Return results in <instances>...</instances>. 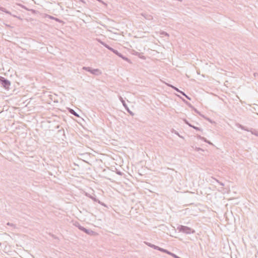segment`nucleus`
Wrapping results in <instances>:
<instances>
[{
	"label": "nucleus",
	"instance_id": "obj_1",
	"mask_svg": "<svg viewBox=\"0 0 258 258\" xmlns=\"http://www.w3.org/2000/svg\"><path fill=\"white\" fill-rule=\"evenodd\" d=\"M177 229L179 231L183 232L186 234H189L191 233H194L195 232V230L191 229V228L183 226V225H179L177 227Z\"/></svg>",
	"mask_w": 258,
	"mask_h": 258
},
{
	"label": "nucleus",
	"instance_id": "obj_2",
	"mask_svg": "<svg viewBox=\"0 0 258 258\" xmlns=\"http://www.w3.org/2000/svg\"><path fill=\"white\" fill-rule=\"evenodd\" d=\"M82 69L96 76H98L101 74L100 71L98 69H92L90 67H83Z\"/></svg>",
	"mask_w": 258,
	"mask_h": 258
},
{
	"label": "nucleus",
	"instance_id": "obj_3",
	"mask_svg": "<svg viewBox=\"0 0 258 258\" xmlns=\"http://www.w3.org/2000/svg\"><path fill=\"white\" fill-rule=\"evenodd\" d=\"M0 83L4 88L6 89H9L11 85V82L8 79L3 77H0Z\"/></svg>",
	"mask_w": 258,
	"mask_h": 258
},
{
	"label": "nucleus",
	"instance_id": "obj_4",
	"mask_svg": "<svg viewBox=\"0 0 258 258\" xmlns=\"http://www.w3.org/2000/svg\"><path fill=\"white\" fill-rule=\"evenodd\" d=\"M75 225L80 230L84 232L87 234L90 235L91 234L93 233L94 232L90 230V229H87L85 228V227L82 226L78 222H76L75 224Z\"/></svg>",
	"mask_w": 258,
	"mask_h": 258
},
{
	"label": "nucleus",
	"instance_id": "obj_5",
	"mask_svg": "<svg viewBox=\"0 0 258 258\" xmlns=\"http://www.w3.org/2000/svg\"><path fill=\"white\" fill-rule=\"evenodd\" d=\"M119 100L121 102L123 106L124 107L125 110L127 111V112H128L131 115L133 116L134 115V113L132 111L130 110L127 104H126L125 101L121 96H119Z\"/></svg>",
	"mask_w": 258,
	"mask_h": 258
},
{
	"label": "nucleus",
	"instance_id": "obj_6",
	"mask_svg": "<svg viewBox=\"0 0 258 258\" xmlns=\"http://www.w3.org/2000/svg\"><path fill=\"white\" fill-rule=\"evenodd\" d=\"M239 127L242 130H244V131H246L247 132H250L252 134H254V135H255L256 136H257V134H256L254 132L252 131H250L249 130H248V128H247L245 126H243L241 124H239Z\"/></svg>",
	"mask_w": 258,
	"mask_h": 258
},
{
	"label": "nucleus",
	"instance_id": "obj_7",
	"mask_svg": "<svg viewBox=\"0 0 258 258\" xmlns=\"http://www.w3.org/2000/svg\"><path fill=\"white\" fill-rule=\"evenodd\" d=\"M88 197H89L90 198H91L92 200H93L95 202H98V203L100 204L101 205H103V206H105V205L104 204H103L102 203H101L99 200L97 199L96 198H95V197L91 196V195H88L87 194L86 195Z\"/></svg>",
	"mask_w": 258,
	"mask_h": 258
},
{
	"label": "nucleus",
	"instance_id": "obj_8",
	"mask_svg": "<svg viewBox=\"0 0 258 258\" xmlns=\"http://www.w3.org/2000/svg\"><path fill=\"white\" fill-rule=\"evenodd\" d=\"M109 50H110L111 51L113 52L114 54H115L119 57H121V56H120L121 53H119L117 50H115V49H113V48L111 47V48H110Z\"/></svg>",
	"mask_w": 258,
	"mask_h": 258
},
{
	"label": "nucleus",
	"instance_id": "obj_9",
	"mask_svg": "<svg viewBox=\"0 0 258 258\" xmlns=\"http://www.w3.org/2000/svg\"><path fill=\"white\" fill-rule=\"evenodd\" d=\"M145 243L146 245H147L148 246L150 247H152L155 249H156L157 246L154 245V244H153L151 243H149V242H145Z\"/></svg>",
	"mask_w": 258,
	"mask_h": 258
},
{
	"label": "nucleus",
	"instance_id": "obj_10",
	"mask_svg": "<svg viewBox=\"0 0 258 258\" xmlns=\"http://www.w3.org/2000/svg\"><path fill=\"white\" fill-rule=\"evenodd\" d=\"M69 112L75 115V116L79 117V115L77 113H76L75 110H74L73 109H69Z\"/></svg>",
	"mask_w": 258,
	"mask_h": 258
},
{
	"label": "nucleus",
	"instance_id": "obj_11",
	"mask_svg": "<svg viewBox=\"0 0 258 258\" xmlns=\"http://www.w3.org/2000/svg\"><path fill=\"white\" fill-rule=\"evenodd\" d=\"M168 86L170 87L171 88H172V89H173L174 90H175L176 92H180V90H179L177 88H176V87L172 85H170V84H168Z\"/></svg>",
	"mask_w": 258,
	"mask_h": 258
},
{
	"label": "nucleus",
	"instance_id": "obj_12",
	"mask_svg": "<svg viewBox=\"0 0 258 258\" xmlns=\"http://www.w3.org/2000/svg\"><path fill=\"white\" fill-rule=\"evenodd\" d=\"M0 10L5 12L6 14H11V13L10 12H9L8 10H7L5 8L3 7H1Z\"/></svg>",
	"mask_w": 258,
	"mask_h": 258
},
{
	"label": "nucleus",
	"instance_id": "obj_13",
	"mask_svg": "<svg viewBox=\"0 0 258 258\" xmlns=\"http://www.w3.org/2000/svg\"><path fill=\"white\" fill-rule=\"evenodd\" d=\"M189 126L191 127H192L193 128L195 129L197 131H202V130L201 128H200V127H197V126H194V125H193L192 124H189Z\"/></svg>",
	"mask_w": 258,
	"mask_h": 258
},
{
	"label": "nucleus",
	"instance_id": "obj_14",
	"mask_svg": "<svg viewBox=\"0 0 258 258\" xmlns=\"http://www.w3.org/2000/svg\"><path fill=\"white\" fill-rule=\"evenodd\" d=\"M156 249L158 250H159V251H160L161 252H165V249H164L163 248L160 247H159L158 246H157V247Z\"/></svg>",
	"mask_w": 258,
	"mask_h": 258
},
{
	"label": "nucleus",
	"instance_id": "obj_15",
	"mask_svg": "<svg viewBox=\"0 0 258 258\" xmlns=\"http://www.w3.org/2000/svg\"><path fill=\"white\" fill-rule=\"evenodd\" d=\"M203 141H204L206 143H208L210 145H213V144L209 141L207 140L206 138L204 137V140H203Z\"/></svg>",
	"mask_w": 258,
	"mask_h": 258
},
{
	"label": "nucleus",
	"instance_id": "obj_16",
	"mask_svg": "<svg viewBox=\"0 0 258 258\" xmlns=\"http://www.w3.org/2000/svg\"><path fill=\"white\" fill-rule=\"evenodd\" d=\"M160 34L161 35H164V36H169V34L166 32H165V31H162Z\"/></svg>",
	"mask_w": 258,
	"mask_h": 258
},
{
	"label": "nucleus",
	"instance_id": "obj_17",
	"mask_svg": "<svg viewBox=\"0 0 258 258\" xmlns=\"http://www.w3.org/2000/svg\"><path fill=\"white\" fill-rule=\"evenodd\" d=\"M120 56H121L120 57L122 58L123 60H126L127 61H129V59L126 57L123 56L122 54H121Z\"/></svg>",
	"mask_w": 258,
	"mask_h": 258
},
{
	"label": "nucleus",
	"instance_id": "obj_18",
	"mask_svg": "<svg viewBox=\"0 0 258 258\" xmlns=\"http://www.w3.org/2000/svg\"><path fill=\"white\" fill-rule=\"evenodd\" d=\"M164 253H167V254H168L169 255H171V256H172V254H174L173 253L171 252L170 251H168L167 249H165V251Z\"/></svg>",
	"mask_w": 258,
	"mask_h": 258
},
{
	"label": "nucleus",
	"instance_id": "obj_19",
	"mask_svg": "<svg viewBox=\"0 0 258 258\" xmlns=\"http://www.w3.org/2000/svg\"><path fill=\"white\" fill-rule=\"evenodd\" d=\"M218 183H219L220 185H221V186H224V184L223 183V182H220L218 180L215 179V178H214Z\"/></svg>",
	"mask_w": 258,
	"mask_h": 258
},
{
	"label": "nucleus",
	"instance_id": "obj_20",
	"mask_svg": "<svg viewBox=\"0 0 258 258\" xmlns=\"http://www.w3.org/2000/svg\"><path fill=\"white\" fill-rule=\"evenodd\" d=\"M58 133H62L63 135L64 136V130L63 129H61V130H59L58 131Z\"/></svg>",
	"mask_w": 258,
	"mask_h": 258
},
{
	"label": "nucleus",
	"instance_id": "obj_21",
	"mask_svg": "<svg viewBox=\"0 0 258 258\" xmlns=\"http://www.w3.org/2000/svg\"><path fill=\"white\" fill-rule=\"evenodd\" d=\"M7 225H9V226H13V227H15V225L14 224H13V223H10V222H8V223H7Z\"/></svg>",
	"mask_w": 258,
	"mask_h": 258
},
{
	"label": "nucleus",
	"instance_id": "obj_22",
	"mask_svg": "<svg viewBox=\"0 0 258 258\" xmlns=\"http://www.w3.org/2000/svg\"><path fill=\"white\" fill-rule=\"evenodd\" d=\"M184 122L189 126V124H191L187 120L184 119Z\"/></svg>",
	"mask_w": 258,
	"mask_h": 258
},
{
	"label": "nucleus",
	"instance_id": "obj_23",
	"mask_svg": "<svg viewBox=\"0 0 258 258\" xmlns=\"http://www.w3.org/2000/svg\"><path fill=\"white\" fill-rule=\"evenodd\" d=\"M197 137H198V138H199V139H201V140H204V137H202V136H200V135H198V136H197Z\"/></svg>",
	"mask_w": 258,
	"mask_h": 258
},
{
	"label": "nucleus",
	"instance_id": "obj_24",
	"mask_svg": "<svg viewBox=\"0 0 258 258\" xmlns=\"http://www.w3.org/2000/svg\"><path fill=\"white\" fill-rule=\"evenodd\" d=\"M104 47H105L106 48H107L108 50L110 49V48H111V47L109 46L108 44H106V45H104Z\"/></svg>",
	"mask_w": 258,
	"mask_h": 258
},
{
	"label": "nucleus",
	"instance_id": "obj_25",
	"mask_svg": "<svg viewBox=\"0 0 258 258\" xmlns=\"http://www.w3.org/2000/svg\"><path fill=\"white\" fill-rule=\"evenodd\" d=\"M172 256L174 257V258H181L180 257H179L178 256H177V255H176L174 253V254H172Z\"/></svg>",
	"mask_w": 258,
	"mask_h": 258
},
{
	"label": "nucleus",
	"instance_id": "obj_26",
	"mask_svg": "<svg viewBox=\"0 0 258 258\" xmlns=\"http://www.w3.org/2000/svg\"><path fill=\"white\" fill-rule=\"evenodd\" d=\"M192 109L194 110L195 112L200 114V112H199V111L196 108L194 107Z\"/></svg>",
	"mask_w": 258,
	"mask_h": 258
},
{
	"label": "nucleus",
	"instance_id": "obj_27",
	"mask_svg": "<svg viewBox=\"0 0 258 258\" xmlns=\"http://www.w3.org/2000/svg\"><path fill=\"white\" fill-rule=\"evenodd\" d=\"M185 102L190 107H191L192 108H193L194 107L190 103H188L187 102Z\"/></svg>",
	"mask_w": 258,
	"mask_h": 258
},
{
	"label": "nucleus",
	"instance_id": "obj_28",
	"mask_svg": "<svg viewBox=\"0 0 258 258\" xmlns=\"http://www.w3.org/2000/svg\"><path fill=\"white\" fill-rule=\"evenodd\" d=\"M196 150L197 151H203V150L200 148H196Z\"/></svg>",
	"mask_w": 258,
	"mask_h": 258
},
{
	"label": "nucleus",
	"instance_id": "obj_29",
	"mask_svg": "<svg viewBox=\"0 0 258 258\" xmlns=\"http://www.w3.org/2000/svg\"><path fill=\"white\" fill-rule=\"evenodd\" d=\"M97 1L100 3H102L103 4H104L105 5H106V4L104 2H103L102 0H97Z\"/></svg>",
	"mask_w": 258,
	"mask_h": 258
},
{
	"label": "nucleus",
	"instance_id": "obj_30",
	"mask_svg": "<svg viewBox=\"0 0 258 258\" xmlns=\"http://www.w3.org/2000/svg\"><path fill=\"white\" fill-rule=\"evenodd\" d=\"M181 94H182L183 96H186V94L182 91H180L179 92Z\"/></svg>",
	"mask_w": 258,
	"mask_h": 258
},
{
	"label": "nucleus",
	"instance_id": "obj_31",
	"mask_svg": "<svg viewBox=\"0 0 258 258\" xmlns=\"http://www.w3.org/2000/svg\"><path fill=\"white\" fill-rule=\"evenodd\" d=\"M100 43H101V44L102 45H103L104 46V45H106V43H105V42H102V41H101V42H100Z\"/></svg>",
	"mask_w": 258,
	"mask_h": 258
},
{
	"label": "nucleus",
	"instance_id": "obj_32",
	"mask_svg": "<svg viewBox=\"0 0 258 258\" xmlns=\"http://www.w3.org/2000/svg\"><path fill=\"white\" fill-rule=\"evenodd\" d=\"M117 174L121 175L122 174V173L120 171H117Z\"/></svg>",
	"mask_w": 258,
	"mask_h": 258
},
{
	"label": "nucleus",
	"instance_id": "obj_33",
	"mask_svg": "<svg viewBox=\"0 0 258 258\" xmlns=\"http://www.w3.org/2000/svg\"><path fill=\"white\" fill-rule=\"evenodd\" d=\"M187 99H188V100H190V98L187 95H186V96H184Z\"/></svg>",
	"mask_w": 258,
	"mask_h": 258
},
{
	"label": "nucleus",
	"instance_id": "obj_34",
	"mask_svg": "<svg viewBox=\"0 0 258 258\" xmlns=\"http://www.w3.org/2000/svg\"><path fill=\"white\" fill-rule=\"evenodd\" d=\"M81 2L85 4V2L84 0H80Z\"/></svg>",
	"mask_w": 258,
	"mask_h": 258
}]
</instances>
